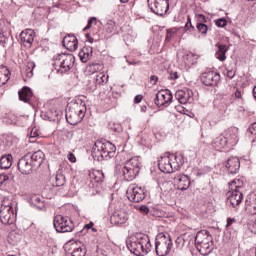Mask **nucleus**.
Returning <instances> with one entry per match:
<instances>
[{
    "mask_svg": "<svg viewBox=\"0 0 256 256\" xmlns=\"http://www.w3.org/2000/svg\"><path fill=\"white\" fill-rule=\"evenodd\" d=\"M141 111H143V113H145L147 111V106H142Z\"/></svg>",
    "mask_w": 256,
    "mask_h": 256,
    "instance_id": "63",
    "label": "nucleus"
},
{
    "mask_svg": "<svg viewBox=\"0 0 256 256\" xmlns=\"http://www.w3.org/2000/svg\"><path fill=\"white\" fill-rule=\"evenodd\" d=\"M4 41H5V35L3 34L2 31H0V44L4 43Z\"/></svg>",
    "mask_w": 256,
    "mask_h": 256,
    "instance_id": "57",
    "label": "nucleus"
},
{
    "mask_svg": "<svg viewBox=\"0 0 256 256\" xmlns=\"http://www.w3.org/2000/svg\"><path fill=\"white\" fill-rule=\"evenodd\" d=\"M227 145H229V142H227V139L223 134L215 138L212 142V147L215 149H225Z\"/></svg>",
    "mask_w": 256,
    "mask_h": 256,
    "instance_id": "29",
    "label": "nucleus"
},
{
    "mask_svg": "<svg viewBox=\"0 0 256 256\" xmlns=\"http://www.w3.org/2000/svg\"><path fill=\"white\" fill-rule=\"evenodd\" d=\"M9 181V176L7 175H0V187H3Z\"/></svg>",
    "mask_w": 256,
    "mask_h": 256,
    "instance_id": "45",
    "label": "nucleus"
},
{
    "mask_svg": "<svg viewBox=\"0 0 256 256\" xmlns=\"http://www.w3.org/2000/svg\"><path fill=\"white\" fill-rule=\"evenodd\" d=\"M89 178L93 185H101L105 181V174L101 170H92L89 172Z\"/></svg>",
    "mask_w": 256,
    "mask_h": 256,
    "instance_id": "23",
    "label": "nucleus"
},
{
    "mask_svg": "<svg viewBox=\"0 0 256 256\" xmlns=\"http://www.w3.org/2000/svg\"><path fill=\"white\" fill-rule=\"evenodd\" d=\"M13 165V156L11 154L4 155L0 158V169H10Z\"/></svg>",
    "mask_w": 256,
    "mask_h": 256,
    "instance_id": "31",
    "label": "nucleus"
},
{
    "mask_svg": "<svg viewBox=\"0 0 256 256\" xmlns=\"http://www.w3.org/2000/svg\"><path fill=\"white\" fill-rule=\"evenodd\" d=\"M116 147L107 140L96 141L92 148V155L98 161L101 159H111L115 155Z\"/></svg>",
    "mask_w": 256,
    "mask_h": 256,
    "instance_id": "3",
    "label": "nucleus"
},
{
    "mask_svg": "<svg viewBox=\"0 0 256 256\" xmlns=\"http://www.w3.org/2000/svg\"><path fill=\"white\" fill-rule=\"evenodd\" d=\"M243 180L241 179H234L233 181L230 182L229 184V189L230 191H243Z\"/></svg>",
    "mask_w": 256,
    "mask_h": 256,
    "instance_id": "33",
    "label": "nucleus"
},
{
    "mask_svg": "<svg viewBox=\"0 0 256 256\" xmlns=\"http://www.w3.org/2000/svg\"><path fill=\"white\" fill-rule=\"evenodd\" d=\"M39 134L38 133H36L35 131H31V133H30V137L31 138H35V137H37Z\"/></svg>",
    "mask_w": 256,
    "mask_h": 256,
    "instance_id": "59",
    "label": "nucleus"
},
{
    "mask_svg": "<svg viewBox=\"0 0 256 256\" xmlns=\"http://www.w3.org/2000/svg\"><path fill=\"white\" fill-rule=\"evenodd\" d=\"M72 256H85L87 255V250L85 248L79 246L74 248V250L71 252Z\"/></svg>",
    "mask_w": 256,
    "mask_h": 256,
    "instance_id": "37",
    "label": "nucleus"
},
{
    "mask_svg": "<svg viewBox=\"0 0 256 256\" xmlns=\"http://www.w3.org/2000/svg\"><path fill=\"white\" fill-rule=\"evenodd\" d=\"M79 57L82 63H87L91 57H93V48L92 47H83L79 52Z\"/></svg>",
    "mask_w": 256,
    "mask_h": 256,
    "instance_id": "27",
    "label": "nucleus"
},
{
    "mask_svg": "<svg viewBox=\"0 0 256 256\" xmlns=\"http://www.w3.org/2000/svg\"><path fill=\"white\" fill-rule=\"evenodd\" d=\"M148 7L155 15L163 17L169 11V0H148Z\"/></svg>",
    "mask_w": 256,
    "mask_h": 256,
    "instance_id": "8",
    "label": "nucleus"
},
{
    "mask_svg": "<svg viewBox=\"0 0 256 256\" xmlns=\"http://www.w3.org/2000/svg\"><path fill=\"white\" fill-rule=\"evenodd\" d=\"M17 219L14 209H0V221L3 225H13Z\"/></svg>",
    "mask_w": 256,
    "mask_h": 256,
    "instance_id": "14",
    "label": "nucleus"
},
{
    "mask_svg": "<svg viewBox=\"0 0 256 256\" xmlns=\"http://www.w3.org/2000/svg\"><path fill=\"white\" fill-rule=\"evenodd\" d=\"M75 63V56L71 54H61L57 56L55 65H59L60 73H67V71L71 70V67H73Z\"/></svg>",
    "mask_w": 256,
    "mask_h": 256,
    "instance_id": "9",
    "label": "nucleus"
},
{
    "mask_svg": "<svg viewBox=\"0 0 256 256\" xmlns=\"http://www.w3.org/2000/svg\"><path fill=\"white\" fill-rule=\"evenodd\" d=\"M219 79H221L219 73L213 71L205 72L201 78L202 83L205 84L207 87L217 85Z\"/></svg>",
    "mask_w": 256,
    "mask_h": 256,
    "instance_id": "18",
    "label": "nucleus"
},
{
    "mask_svg": "<svg viewBox=\"0 0 256 256\" xmlns=\"http://www.w3.org/2000/svg\"><path fill=\"white\" fill-rule=\"evenodd\" d=\"M235 221V219H231V218H228L227 219V225L226 227H231V225H233V222Z\"/></svg>",
    "mask_w": 256,
    "mask_h": 256,
    "instance_id": "54",
    "label": "nucleus"
},
{
    "mask_svg": "<svg viewBox=\"0 0 256 256\" xmlns=\"http://www.w3.org/2000/svg\"><path fill=\"white\" fill-rule=\"evenodd\" d=\"M111 223L114 225H124V223H127L129 221V214L125 210H116L111 218Z\"/></svg>",
    "mask_w": 256,
    "mask_h": 256,
    "instance_id": "16",
    "label": "nucleus"
},
{
    "mask_svg": "<svg viewBox=\"0 0 256 256\" xmlns=\"http://www.w3.org/2000/svg\"><path fill=\"white\" fill-rule=\"evenodd\" d=\"M94 256H107V254H105V252H103V250H97L96 254Z\"/></svg>",
    "mask_w": 256,
    "mask_h": 256,
    "instance_id": "53",
    "label": "nucleus"
},
{
    "mask_svg": "<svg viewBox=\"0 0 256 256\" xmlns=\"http://www.w3.org/2000/svg\"><path fill=\"white\" fill-rule=\"evenodd\" d=\"M252 231L256 234V221L252 224Z\"/></svg>",
    "mask_w": 256,
    "mask_h": 256,
    "instance_id": "60",
    "label": "nucleus"
},
{
    "mask_svg": "<svg viewBox=\"0 0 256 256\" xmlns=\"http://www.w3.org/2000/svg\"><path fill=\"white\" fill-rule=\"evenodd\" d=\"M68 160L70 161V163H75L76 161H77V158L75 157V154H73V153H69L68 154Z\"/></svg>",
    "mask_w": 256,
    "mask_h": 256,
    "instance_id": "47",
    "label": "nucleus"
},
{
    "mask_svg": "<svg viewBox=\"0 0 256 256\" xmlns=\"http://www.w3.org/2000/svg\"><path fill=\"white\" fill-rule=\"evenodd\" d=\"M218 51L215 54L216 59L219 61H225L227 59L226 53L229 51V47L227 45L218 44Z\"/></svg>",
    "mask_w": 256,
    "mask_h": 256,
    "instance_id": "32",
    "label": "nucleus"
},
{
    "mask_svg": "<svg viewBox=\"0 0 256 256\" xmlns=\"http://www.w3.org/2000/svg\"><path fill=\"white\" fill-rule=\"evenodd\" d=\"M247 209H249V211H251L253 215L256 214V204L252 203L250 206L247 207Z\"/></svg>",
    "mask_w": 256,
    "mask_h": 256,
    "instance_id": "48",
    "label": "nucleus"
},
{
    "mask_svg": "<svg viewBox=\"0 0 256 256\" xmlns=\"http://www.w3.org/2000/svg\"><path fill=\"white\" fill-rule=\"evenodd\" d=\"M107 27H111V29H113V27H115V22L109 21V22L107 23Z\"/></svg>",
    "mask_w": 256,
    "mask_h": 256,
    "instance_id": "58",
    "label": "nucleus"
},
{
    "mask_svg": "<svg viewBox=\"0 0 256 256\" xmlns=\"http://www.w3.org/2000/svg\"><path fill=\"white\" fill-rule=\"evenodd\" d=\"M225 167L228 169L229 173L232 175H235L239 173V169L241 167V162L237 157H230L226 162H225Z\"/></svg>",
    "mask_w": 256,
    "mask_h": 256,
    "instance_id": "21",
    "label": "nucleus"
},
{
    "mask_svg": "<svg viewBox=\"0 0 256 256\" xmlns=\"http://www.w3.org/2000/svg\"><path fill=\"white\" fill-rule=\"evenodd\" d=\"M177 159V155L170 154L169 156L161 157V159L158 162V167L162 173H173V166L171 164V161H175Z\"/></svg>",
    "mask_w": 256,
    "mask_h": 256,
    "instance_id": "12",
    "label": "nucleus"
},
{
    "mask_svg": "<svg viewBox=\"0 0 256 256\" xmlns=\"http://www.w3.org/2000/svg\"><path fill=\"white\" fill-rule=\"evenodd\" d=\"M222 135L228 142V145H237L239 141V129L236 127L228 128Z\"/></svg>",
    "mask_w": 256,
    "mask_h": 256,
    "instance_id": "17",
    "label": "nucleus"
},
{
    "mask_svg": "<svg viewBox=\"0 0 256 256\" xmlns=\"http://www.w3.org/2000/svg\"><path fill=\"white\" fill-rule=\"evenodd\" d=\"M141 213H144L145 215L149 213V208L147 206H141L140 207Z\"/></svg>",
    "mask_w": 256,
    "mask_h": 256,
    "instance_id": "50",
    "label": "nucleus"
},
{
    "mask_svg": "<svg viewBox=\"0 0 256 256\" xmlns=\"http://www.w3.org/2000/svg\"><path fill=\"white\" fill-rule=\"evenodd\" d=\"M196 17H197L198 23H203V24L207 23V17H205V15L197 14Z\"/></svg>",
    "mask_w": 256,
    "mask_h": 256,
    "instance_id": "44",
    "label": "nucleus"
},
{
    "mask_svg": "<svg viewBox=\"0 0 256 256\" xmlns=\"http://www.w3.org/2000/svg\"><path fill=\"white\" fill-rule=\"evenodd\" d=\"M139 158L134 157L128 160L121 169L125 181H133L138 175L141 168L139 167Z\"/></svg>",
    "mask_w": 256,
    "mask_h": 256,
    "instance_id": "6",
    "label": "nucleus"
},
{
    "mask_svg": "<svg viewBox=\"0 0 256 256\" xmlns=\"http://www.w3.org/2000/svg\"><path fill=\"white\" fill-rule=\"evenodd\" d=\"M213 242V236L207 230L199 231L195 236L196 247Z\"/></svg>",
    "mask_w": 256,
    "mask_h": 256,
    "instance_id": "20",
    "label": "nucleus"
},
{
    "mask_svg": "<svg viewBox=\"0 0 256 256\" xmlns=\"http://www.w3.org/2000/svg\"><path fill=\"white\" fill-rule=\"evenodd\" d=\"M85 104L73 103L66 109V121L70 125H77V123H81L83 121V117H85Z\"/></svg>",
    "mask_w": 256,
    "mask_h": 256,
    "instance_id": "4",
    "label": "nucleus"
},
{
    "mask_svg": "<svg viewBox=\"0 0 256 256\" xmlns=\"http://www.w3.org/2000/svg\"><path fill=\"white\" fill-rule=\"evenodd\" d=\"M227 77H229V79H233V77H235V72H233V71H228L227 72Z\"/></svg>",
    "mask_w": 256,
    "mask_h": 256,
    "instance_id": "55",
    "label": "nucleus"
},
{
    "mask_svg": "<svg viewBox=\"0 0 256 256\" xmlns=\"http://www.w3.org/2000/svg\"><path fill=\"white\" fill-rule=\"evenodd\" d=\"M109 79V76H105V74L100 73L99 75L96 76V81L98 83H107Z\"/></svg>",
    "mask_w": 256,
    "mask_h": 256,
    "instance_id": "40",
    "label": "nucleus"
},
{
    "mask_svg": "<svg viewBox=\"0 0 256 256\" xmlns=\"http://www.w3.org/2000/svg\"><path fill=\"white\" fill-rule=\"evenodd\" d=\"M20 39L22 43H27L28 45H32L35 40V31L31 29H27L21 32Z\"/></svg>",
    "mask_w": 256,
    "mask_h": 256,
    "instance_id": "24",
    "label": "nucleus"
},
{
    "mask_svg": "<svg viewBox=\"0 0 256 256\" xmlns=\"http://www.w3.org/2000/svg\"><path fill=\"white\" fill-rule=\"evenodd\" d=\"M159 80V78L157 76H151L150 77V83L151 85H157V81Z\"/></svg>",
    "mask_w": 256,
    "mask_h": 256,
    "instance_id": "49",
    "label": "nucleus"
},
{
    "mask_svg": "<svg viewBox=\"0 0 256 256\" xmlns=\"http://www.w3.org/2000/svg\"><path fill=\"white\" fill-rule=\"evenodd\" d=\"M43 161H45L43 151L38 150L33 154L28 153L18 161V170L22 175H31L34 169H39V166L43 165Z\"/></svg>",
    "mask_w": 256,
    "mask_h": 256,
    "instance_id": "1",
    "label": "nucleus"
},
{
    "mask_svg": "<svg viewBox=\"0 0 256 256\" xmlns=\"http://www.w3.org/2000/svg\"><path fill=\"white\" fill-rule=\"evenodd\" d=\"M13 207H17V204L13 202V200L5 197L2 201L0 209H13Z\"/></svg>",
    "mask_w": 256,
    "mask_h": 256,
    "instance_id": "34",
    "label": "nucleus"
},
{
    "mask_svg": "<svg viewBox=\"0 0 256 256\" xmlns=\"http://www.w3.org/2000/svg\"><path fill=\"white\" fill-rule=\"evenodd\" d=\"M134 101L135 103H141V101H143V96L142 95L135 96Z\"/></svg>",
    "mask_w": 256,
    "mask_h": 256,
    "instance_id": "52",
    "label": "nucleus"
},
{
    "mask_svg": "<svg viewBox=\"0 0 256 256\" xmlns=\"http://www.w3.org/2000/svg\"><path fill=\"white\" fill-rule=\"evenodd\" d=\"M93 23H94V25H97V18L91 17V18L88 20V24H87V26L83 29V31H88V29H91V27H93Z\"/></svg>",
    "mask_w": 256,
    "mask_h": 256,
    "instance_id": "41",
    "label": "nucleus"
},
{
    "mask_svg": "<svg viewBox=\"0 0 256 256\" xmlns=\"http://www.w3.org/2000/svg\"><path fill=\"white\" fill-rule=\"evenodd\" d=\"M196 27L198 31L202 33V35H207V31L209 30V28L207 27V24L197 23Z\"/></svg>",
    "mask_w": 256,
    "mask_h": 256,
    "instance_id": "39",
    "label": "nucleus"
},
{
    "mask_svg": "<svg viewBox=\"0 0 256 256\" xmlns=\"http://www.w3.org/2000/svg\"><path fill=\"white\" fill-rule=\"evenodd\" d=\"M174 185H176L177 189L180 191H186V189H189L191 185V180H189V177L184 174H177L173 177Z\"/></svg>",
    "mask_w": 256,
    "mask_h": 256,
    "instance_id": "15",
    "label": "nucleus"
},
{
    "mask_svg": "<svg viewBox=\"0 0 256 256\" xmlns=\"http://www.w3.org/2000/svg\"><path fill=\"white\" fill-rule=\"evenodd\" d=\"M247 135L252 139V142L255 143L256 140V122L250 125V127L247 130Z\"/></svg>",
    "mask_w": 256,
    "mask_h": 256,
    "instance_id": "36",
    "label": "nucleus"
},
{
    "mask_svg": "<svg viewBox=\"0 0 256 256\" xmlns=\"http://www.w3.org/2000/svg\"><path fill=\"white\" fill-rule=\"evenodd\" d=\"M126 195L132 203H141V201L145 199V190L135 184H132L127 189Z\"/></svg>",
    "mask_w": 256,
    "mask_h": 256,
    "instance_id": "10",
    "label": "nucleus"
},
{
    "mask_svg": "<svg viewBox=\"0 0 256 256\" xmlns=\"http://www.w3.org/2000/svg\"><path fill=\"white\" fill-rule=\"evenodd\" d=\"M156 255L167 256L173 249V241L169 234L160 233L156 236L155 242Z\"/></svg>",
    "mask_w": 256,
    "mask_h": 256,
    "instance_id": "5",
    "label": "nucleus"
},
{
    "mask_svg": "<svg viewBox=\"0 0 256 256\" xmlns=\"http://www.w3.org/2000/svg\"><path fill=\"white\" fill-rule=\"evenodd\" d=\"M93 222H90L84 226V229H93Z\"/></svg>",
    "mask_w": 256,
    "mask_h": 256,
    "instance_id": "56",
    "label": "nucleus"
},
{
    "mask_svg": "<svg viewBox=\"0 0 256 256\" xmlns=\"http://www.w3.org/2000/svg\"><path fill=\"white\" fill-rule=\"evenodd\" d=\"M170 79H179V74L177 72H171Z\"/></svg>",
    "mask_w": 256,
    "mask_h": 256,
    "instance_id": "51",
    "label": "nucleus"
},
{
    "mask_svg": "<svg viewBox=\"0 0 256 256\" xmlns=\"http://www.w3.org/2000/svg\"><path fill=\"white\" fill-rule=\"evenodd\" d=\"M175 37H177V30H175V29H168L165 41L167 43H169V41H171V39H175Z\"/></svg>",
    "mask_w": 256,
    "mask_h": 256,
    "instance_id": "38",
    "label": "nucleus"
},
{
    "mask_svg": "<svg viewBox=\"0 0 256 256\" xmlns=\"http://www.w3.org/2000/svg\"><path fill=\"white\" fill-rule=\"evenodd\" d=\"M185 29L186 31H189V29H195V27H193V24H191V17L188 16L187 18V23L185 25Z\"/></svg>",
    "mask_w": 256,
    "mask_h": 256,
    "instance_id": "46",
    "label": "nucleus"
},
{
    "mask_svg": "<svg viewBox=\"0 0 256 256\" xmlns=\"http://www.w3.org/2000/svg\"><path fill=\"white\" fill-rule=\"evenodd\" d=\"M227 201L234 209H237L243 201V191L229 190L227 193Z\"/></svg>",
    "mask_w": 256,
    "mask_h": 256,
    "instance_id": "13",
    "label": "nucleus"
},
{
    "mask_svg": "<svg viewBox=\"0 0 256 256\" xmlns=\"http://www.w3.org/2000/svg\"><path fill=\"white\" fill-rule=\"evenodd\" d=\"M87 41L89 42V43H93V41H94V39H93V37H89V39H87Z\"/></svg>",
    "mask_w": 256,
    "mask_h": 256,
    "instance_id": "64",
    "label": "nucleus"
},
{
    "mask_svg": "<svg viewBox=\"0 0 256 256\" xmlns=\"http://www.w3.org/2000/svg\"><path fill=\"white\" fill-rule=\"evenodd\" d=\"M170 164L172 165L173 171H179L183 165V160L181 159V156H176V159L171 160Z\"/></svg>",
    "mask_w": 256,
    "mask_h": 256,
    "instance_id": "35",
    "label": "nucleus"
},
{
    "mask_svg": "<svg viewBox=\"0 0 256 256\" xmlns=\"http://www.w3.org/2000/svg\"><path fill=\"white\" fill-rule=\"evenodd\" d=\"M171 101H173V94H171V91L162 90L157 92L155 98V105H157V107H168Z\"/></svg>",
    "mask_w": 256,
    "mask_h": 256,
    "instance_id": "11",
    "label": "nucleus"
},
{
    "mask_svg": "<svg viewBox=\"0 0 256 256\" xmlns=\"http://www.w3.org/2000/svg\"><path fill=\"white\" fill-rule=\"evenodd\" d=\"M35 67V64L29 63L26 66V75L27 77H33V68Z\"/></svg>",
    "mask_w": 256,
    "mask_h": 256,
    "instance_id": "42",
    "label": "nucleus"
},
{
    "mask_svg": "<svg viewBox=\"0 0 256 256\" xmlns=\"http://www.w3.org/2000/svg\"><path fill=\"white\" fill-rule=\"evenodd\" d=\"M63 45L65 49L68 51H77L79 47V42L77 41V37L75 35H67L63 39Z\"/></svg>",
    "mask_w": 256,
    "mask_h": 256,
    "instance_id": "22",
    "label": "nucleus"
},
{
    "mask_svg": "<svg viewBox=\"0 0 256 256\" xmlns=\"http://www.w3.org/2000/svg\"><path fill=\"white\" fill-rule=\"evenodd\" d=\"M151 247V240L146 234H136V236L127 243L129 251L136 256L148 255L151 253Z\"/></svg>",
    "mask_w": 256,
    "mask_h": 256,
    "instance_id": "2",
    "label": "nucleus"
},
{
    "mask_svg": "<svg viewBox=\"0 0 256 256\" xmlns=\"http://www.w3.org/2000/svg\"><path fill=\"white\" fill-rule=\"evenodd\" d=\"M67 183V178H65V174L61 170L57 172L53 180L54 187H63Z\"/></svg>",
    "mask_w": 256,
    "mask_h": 256,
    "instance_id": "30",
    "label": "nucleus"
},
{
    "mask_svg": "<svg viewBox=\"0 0 256 256\" xmlns=\"http://www.w3.org/2000/svg\"><path fill=\"white\" fill-rule=\"evenodd\" d=\"M11 78V72L6 66H0V87H3Z\"/></svg>",
    "mask_w": 256,
    "mask_h": 256,
    "instance_id": "28",
    "label": "nucleus"
},
{
    "mask_svg": "<svg viewBox=\"0 0 256 256\" xmlns=\"http://www.w3.org/2000/svg\"><path fill=\"white\" fill-rule=\"evenodd\" d=\"M235 97H237L238 99L241 97V92H239V91H237L236 93H235Z\"/></svg>",
    "mask_w": 256,
    "mask_h": 256,
    "instance_id": "62",
    "label": "nucleus"
},
{
    "mask_svg": "<svg viewBox=\"0 0 256 256\" xmlns=\"http://www.w3.org/2000/svg\"><path fill=\"white\" fill-rule=\"evenodd\" d=\"M252 93H253L254 99H256V85L254 86V88L252 90Z\"/></svg>",
    "mask_w": 256,
    "mask_h": 256,
    "instance_id": "61",
    "label": "nucleus"
},
{
    "mask_svg": "<svg viewBox=\"0 0 256 256\" xmlns=\"http://www.w3.org/2000/svg\"><path fill=\"white\" fill-rule=\"evenodd\" d=\"M53 225L57 233H71L74 227L71 219L63 217L61 215H57L54 217Z\"/></svg>",
    "mask_w": 256,
    "mask_h": 256,
    "instance_id": "7",
    "label": "nucleus"
},
{
    "mask_svg": "<svg viewBox=\"0 0 256 256\" xmlns=\"http://www.w3.org/2000/svg\"><path fill=\"white\" fill-rule=\"evenodd\" d=\"M175 98L182 105H187V103H193V92L191 90H178L175 93Z\"/></svg>",
    "mask_w": 256,
    "mask_h": 256,
    "instance_id": "19",
    "label": "nucleus"
},
{
    "mask_svg": "<svg viewBox=\"0 0 256 256\" xmlns=\"http://www.w3.org/2000/svg\"><path fill=\"white\" fill-rule=\"evenodd\" d=\"M197 249L201 255L207 256L210 255V253L213 252L215 249V244L212 242H208L206 244H202L200 246H197Z\"/></svg>",
    "mask_w": 256,
    "mask_h": 256,
    "instance_id": "25",
    "label": "nucleus"
},
{
    "mask_svg": "<svg viewBox=\"0 0 256 256\" xmlns=\"http://www.w3.org/2000/svg\"><path fill=\"white\" fill-rule=\"evenodd\" d=\"M20 101H24V103H29L31 101V98L33 97V92L31 91V88L24 87L21 91L18 92Z\"/></svg>",
    "mask_w": 256,
    "mask_h": 256,
    "instance_id": "26",
    "label": "nucleus"
},
{
    "mask_svg": "<svg viewBox=\"0 0 256 256\" xmlns=\"http://www.w3.org/2000/svg\"><path fill=\"white\" fill-rule=\"evenodd\" d=\"M217 27H226L227 26V20L225 18H220L216 20Z\"/></svg>",
    "mask_w": 256,
    "mask_h": 256,
    "instance_id": "43",
    "label": "nucleus"
}]
</instances>
